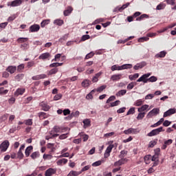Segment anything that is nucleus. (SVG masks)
Returning a JSON list of instances; mask_svg holds the SVG:
<instances>
[{
    "mask_svg": "<svg viewBox=\"0 0 176 176\" xmlns=\"http://www.w3.org/2000/svg\"><path fill=\"white\" fill-rule=\"evenodd\" d=\"M90 83H91V80L85 79L82 82L81 85L82 87H89V86H90Z\"/></svg>",
    "mask_w": 176,
    "mask_h": 176,
    "instance_id": "29",
    "label": "nucleus"
},
{
    "mask_svg": "<svg viewBox=\"0 0 176 176\" xmlns=\"http://www.w3.org/2000/svg\"><path fill=\"white\" fill-rule=\"evenodd\" d=\"M134 113H135V107H131L129 109V110L126 113V116L134 115Z\"/></svg>",
    "mask_w": 176,
    "mask_h": 176,
    "instance_id": "48",
    "label": "nucleus"
},
{
    "mask_svg": "<svg viewBox=\"0 0 176 176\" xmlns=\"http://www.w3.org/2000/svg\"><path fill=\"white\" fill-rule=\"evenodd\" d=\"M87 39H90V35L85 34L81 37V42H85V41H87Z\"/></svg>",
    "mask_w": 176,
    "mask_h": 176,
    "instance_id": "56",
    "label": "nucleus"
},
{
    "mask_svg": "<svg viewBox=\"0 0 176 176\" xmlns=\"http://www.w3.org/2000/svg\"><path fill=\"white\" fill-rule=\"evenodd\" d=\"M41 30V26L38 24L32 25L29 28L30 32H38Z\"/></svg>",
    "mask_w": 176,
    "mask_h": 176,
    "instance_id": "7",
    "label": "nucleus"
},
{
    "mask_svg": "<svg viewBox=\"0 0 176 176\" xmlns=\"http://www.w3.org/2000/svg\"><path fill=\"white\" fill-rule=\"evenodd\" d=\"M80 115V112L79 111H76V112H72L70 116H69L68 118L69 119H72V118H78Z\"/></svg>",
    "mask_w": 176,
    "mask_h": 176,
    "instance_id": "27",
    "label": "nucleus"
},
{
    "mask_svg": "<svg viewBox=\"0 0 176 176\" xmlns=\"http://www.w3.org/2000/svg\"><path fill=\"white\" fill-rule=\"evenodd\" d=\"M127 158H121L118 161L114 163V167H119V166H122V164H125L127 163Z\"/></svg>",
    "mask_w": 176,
    "mask_h": 176,
    "instance_id": "8",
    "label": "nucleus"
},
{
    "mask_svg": "<svg viewBox=\"0 0 176 176\" xmlns=\"http://www.w3.org/2000/svg\"><path fill=\"white\" fill-rule=\"evenodd\" d=\"M47 147L48 149H50V153H53V152L56 151V148H54V144L53 143H48Z\"/></svg>",
    "mask_w": 176,
    "mask_h": 176,
    "instance_id": "30",
    "label": "nucleus"
},
{
    "mask_svg": "<svg viewBox=\"0 0 176 176\" xmlns=\"http://www.w3.org/2000/svg\"><path fill=\"white\" fill-rule=\"evenodd\" d=\"M120 104V100H116L113 102L110 103V107H118Z\"/></svg>",
    "mask_w": 176,
    "mask_h": 176,
    "instance_id": "59",
    "label": "nucleus"
},
{
    "mask_svg": "<svg viewBox=\"0 0 176 176\" xmlns=\"http://www.w3.org/2000/svg\"><path fill=\"white\" fill-rule=\"evenodd\" d=\"M64 116H67L68 115H71V110L69 109H65L63 110Z\"/></svg>",
    "mask_w": 176,
    "mask_h": 176,
    "instance_id": "60",
    "label": "nucleus"
},
{
    "mask_svg": "<svg viewBox=\"0 0 176 176\" xmlns=\"http://www.w3.org/2000/svg\"><path fill=\"white\" fill-rule=\"evenodd\" d=\"M24 78V74H19L15 76L16 80H18V82H20V80H23Z\"/></svg>",
    "mask_w": 176,
    "mask_h": 176,
    "instance_id": "51",
    "label": "nucleus"
},
{
    "mask_svg": "<svg viewBox=\"0 0 176 176\" xmlns=\"http://www.w3.org/2000/svg\"><path fill=\"white\" fill-rule=\"evenodd\" d=\"M74 8L72 6H68L67 9L63 12L64 16H69L72 13Z\"/></svg>",
    "mask_w": 176,
    "mask_h": 176,
    "instance_id": "20",
    "label": "nucleus"
},
{
    "mask_svg": "<svg viewBox=\"0 0 176 176\" xmlns=\"http://www.w3.org/2000/svg\"><path fill=\"white\" fill-rule=\"evenodd\" d=\"M82 123L84 124V129H87V127H90V126H91V122L89 119H85L82 121Z\"/></svg>",
    "mask_w": 176,
    "mask_h": 176,
    "instance_id": "25",
    "label": "nucleus"
},
{
    "mask_svg": "<svg viewBox=\"0 0 176 176\" xmlns=\"http://www.w3.org/2000/svg\"><path fill=\"white\" fill-rule=\"evenodd\" d=\"M25 92V89H16V91L15 92V95L16 96H23V94H24Z\"/></svg>",
    "mask_w": 176,
    "mask_h": 176,
    "instance_id": "37",
    "label": "nucleus"
},
{
    "mask_svg": "<svg viewBox=\"0 0 176 176\" xmlns=\"http://www.w3.org/2000/svg\"><path fill=\"white\" fill-rule=\"evenodd\" d=\"M145 112H140L136 118L138 120H142L145 118Z\"/></svg>",
    "mask_w": 176,
    "mask_h": 176,
    "instance_id": "39",
    "label": "nucleus"
},
{
    "mask_svg": "<svg viewBox=\"0 0 176 176\" xmlns=\"http://www.w3.org/2000/svg\"><path fill=\"white\" fill-rule=\"evenodd\" d=\"M40 156H41V153H39V151L33 152V153L30 155V157H31L33 160H35V159H38V157H39Z\"/></svg>",
    "mask_w": 176,
    "mask_h": 176,
    "instance_id": "22",
    "label": "nucleus"
},
{
    "mask_svg": "<svg viewBox=\"0 0 176 176\" xmlns=\"http://www.w3.org/2000/svg\"><path fill=\"white\" fill-rule=\"evenodd\" d=\"M67 39H68V34H65L63 37L58 39V41L60 42V43H63V42H65Z\"/></svg>",
    "mask_w": 176,
    "mask_h": 176,
    "instance_id": "55",
    "label": "nucleus"
},
{
    "mask_svg": "<svg viewBox=\"0 0 176 176\" xmlns=\"http://www.w3.org/2000/svg\"><path fill=\"white\" fill-rule=\"evenodd\" d=\"M34 150V146H29L25 150V155L26 157H28L31 155V152Z\"/></svg>",
    "mask_w": 176,
    "mask_h": 176,
    "instance_id": "17",
    "label": "nucleus"
},
{
    "mask_svg": "<svg viewBox=\"0 0 176 176\" xmlns=\"http://www.w3.org/2000/svg\"><path fill=\"white\" fill-rule=\"evenodd\" d=\"M162 131H164L162 126L160 128L152 130L150 133H148V137H153L154 135H157V134H160Z\"/></svg>",
    "mask_w": 176,
    "mask_h": 176,
    "instance_id": "3",
    "label": "nucleus"
},
{
    "mask_svg": "<svg viewBox=\"0 0 176 176\" xmlns=\"http://www.w3.org/2000/svg\"><path fill=\"white\" fill-rule=\"evenodd\" d=\"M68 163V160L65 158L60 159L56 162L58 166H61V164H67Z\"/></svg>",
    "mask_w": 176,
    "mask_h": 176,
    "instance_id": "31",
    "label": "nucleus"
},
{
    "mask_svg": "<svg viewBox=\"0 0 176 176\" xmlns=\"http://www.w3.org/2000/svg\"><path fill=\"white\" fill-rule=\"evenodd\" d=\"M149 15L146 14H143L140 16L136 18V21H141L142 20H144V19H148Z\"/></svg>",
    "mask_w": 176,
    "mask_h": 176,
    "instance_id": "36",
    "label": "nucleus"
},
{
    "mask_svg": "<svg viewBox=\"0 0 176 176\" xmlns=\"http://www.w3.org/2000/svg\"><path fill=\"white\" fill-rule=\"evenodd\" d=\"M19 130H21V126L20 125H18L17 126H12L10 131H9V133L10 134H13V133H14L15 131H19Z\"/></svg>",
    "mask_w": 176,
    "mask_h": 176,
    "instance_id": "23",
    "label": "nucleus"
},
{
    "mask_svg": "<svg viewBox=\"0 0 176 176\" xmlns=\"http://www.w3.org/2000/svg\"><path fill=\"white\" fill-rule=\"evenodd\" d=\"M107 89V85H102L99 87H98L96 89H95L96 91H98V93H101L102 91H104Z\"/></svg>",
    "mask_w": 176,
    "mask_h": 176,
    "instance_id": "42",
    "label": "nucleus"
},
{
    "mask_svg": "<svg viewBox=\"0 0 176 176\" xmlns=\"http://www.w3.org/2000/svg\"><path fill=\"white\" fill-rule=\"evenodd\" d=\"M140 76V74L138 73H136L133 75H130L129 76V79H130V80H135V79H137V78H138Z\"/></svg>",
    "mask_w": 176,
    "mask_h": 176,
    "instance_id": "43",
    "label": "nucleus"
},
{
    "mask_svg": "<svg viewBox=\"0 0 176 176\" xmlns=\"http://www.w3.org/2000/svg\"><path fill=\"white\" fill-rule=\"evenodd\" d=\"M175 112H176L175 109H170L164 113V118H167V116H171V115H174Z\"/></svg>",
    "mask_w": 176,
    "mask_h": 176,
    "instance_id": "14",
    "label": "nucleus"
},
{
    "mask_svg": "<svg viewBox=\"0 0 176 176\" xmlns=\"http://www.w3.org/2000/svg\"><path fill=\"white\" fill-rule=\"evenodd\" d=\"M128 153V151L126 150H122L120 151V155H119L120 158L124 159V156H126Z\"/></svg>",
    "mask_w": 176,
    "mask_h": 176,
    "instance_id": "49",
    "label": "nucleus"
},
{
    "mask_svg": "<svg viewBox=\"0 0 176 176\" xmlns=\"http://www.w3.org/2000/svg\"><path fill=\"white\" fill-rule=\"evenodd\" d=\"M56 170L53 168H50L47 170H45V176H52L56 174Z\"/></svg>",
    "mask_w": 176,
    "mask_h": 176,
    "instance_id": "13",
    "label": "nucleus"
},
{
    "mask_svg": "<svg viewBox=\"0 0 176 176\" xmlns=\"http://www.w3.org/2000/svg\"><path fill=\"white\" fill-rule=\"evenodd\" d=\"M24 148H25V144H22L17 153L18 159H23L24 157V154H23V151H24Z\"/></svg>",
    "mask_w": 176,
    "mask_h": 176,
    "instance_id": "10",
    "label": "nucleus"
},
{
    "mask_svg": "<svg viewBox=\"0 0 176 176\" xmlns=\"http://www.w3.org/2000/svg\"><path fill=\"white\" fill-rule=\"evenodd\" d=\"M6 120H8V114H3L0 117V123H3Z\"/></svg>",
    "mask_w": 176,
    "mask_h": 176,
    "instance_id": "50",
    "label": "nucleus"
},
{
    "mask_svg": "<svg viewBox=\"0 0 176 176\" xmlns=\"http://www.w3.org/2000/svg\"><path fill=\"white\" fill-rule=\"evenodd\" d=\"M50 23V20L49 19H45L43 20L41 23V27L42 28H45V27H46V25H47V24H49Z\"/></svg>",
    "mask_w": 176,
    "mask_h": 176,
    "instance_id": "40",
    "label": "nucleus"
},
{
    "mask_svg": "<svg viewBox=\"0 0 176 176\" xmlns=\"http://www.w3.org/2000/svg\"><path fill=\"white\" fill-rule=\"evenodd\" d=\"M156 80H157V78H156L155 76H153L149 78H148V82H156Z\"/></svg>",
    "mask_w": 176,
    "mask_h": 176,
    "instance_id": "64",
    "label": "nucleus"
},
{
    "mask_svg": "<svg viewBox=\"0 0 176 176\" xmlns=\"http://www.w3.org/2000/svg\"><path fill=\"white\" fill-rule=\"evenodd\" d=\"M148 108H149V105L144 104L141 107L138 108V112H144V111H146V109H148Z\"/></svg>",
    "mask_w": 176,
    "mask_h": 176,
    "instance_id": "35",
    "label": "nucleus"
},
{
    "mask_svg": "<svg viewBox=\"0 0 176 176\" xmlns=\"http://www.w3.org/2000/svg\"><path fill=\"white\" fill-rule=\"evenodd\" d=\"M38 118H40V119H47V118H49V115H47L45 112L38 113Z\"/></svg>",
    "mask_w": 176,
    "mask_h": 176,
    "instance_id": "32",
    "label": "nucleus"
},
{
    "mask_svg": "<svg viewBox=\"0 0 176 176\" xmlns=\"http://www.w3.org/2000/svg\"><path fill=\"white\" fill-rule=\"evenodd\" d=\"M113 144H110L106 149L104 154V157H105V159H107V157H109V156H111V152H112V149H113Z\"/></svg>",
    "mask_w": 176,
    "mask_h": 176,
    "instance_id": "6",
    "label": "nucleus"
},
{
    "mask_svg": "<svg viewBox=\"0 0 176 176\" xmlns=\"http://www.w3.org/2000/svg\"><path fill=\"white\" fill-rule=\"evenodd\" d=\"M10 145V143L9 142V140H4L0 144V150H1V153L3 152H6V151H8V148H9Z\"/></svg>",
    "mask_w": 176,
    "mask_h": 176,
    "instance_id": "2",
    "label": "nucleus"
},
{
    "mask_svg": "<svg viewBox=\"0 0 176 176\" xmlns=\"http://www.w3.org/2000/svg\"><path fill=\"white\" fill-rule=\"evenodd\" d=\"M28 41V38H23V37H20L16 40V42L18 43H25V42Z\"/></svg>",
    "mask_w": 176,
    "mask_h": 176,
    "instance_id": "38",
    "label": "nucleus"
},
{
    "mask_svg": "<svg viewBox=\"0 0 176 176\" xmlns=\"http://www.w3.org/2000/svg\"><path fill=\"white\" fill-rule=\"evenodd\" d=\"M131 68H133V65L131 64H125L121 66L114 65L111 67V71H122V69H130Z\"/></svg>",
    "mask_w": 176,
    "mask_h": 176,
    "instance_id": "1",
    "label": "nucleus"
},
{
    "mask_svg": "<svg viewBox=\"0 0 176 176\" xmlns=\"http://www.w3.org/2000/svg\"><path fill=\"white\" fill-rule=\"evenodd\" d=\"M130 6V3H126V4H124L121 7H117L114 9V12H123L124 9H126V8H129Z\"/></svg>",
    "mask_w": 176,
    "mask_h": 176,
    "instance_id": "15",
    "label": "nucleus"
},
{
    "mask_svg": "<svg viewBox=\"0 0 176 176\" xmlns=\"http://www.w3.org/2000/svg\"><path fill=\"white\" fill-rule=\"evenodd\" d=\"M24 64H21L17 67V71L18 72H22L23 69H24Z\"/></svg>",
    "mask_w": 176,
    "mask_h": 176,
    "instance_id": "61",
    "label": "nucleus"
},
{
    "mask_svg": "<svg viewBox=\"0 0 176 176\" xmlns=\"http://www.w3.org/2000/svg\"><path fill=\"white\" fill-rule=\"evenodd\" d=\"M120 79H122V74H114L111 77V80L113 81L120 80Z\"/></svg>",
    "mask_w": 176,
    "mask_h": 176,
    "instance_id": "28",
    "label": "nucleus"
},
{
    "mask_svg": "<svg viewBox=\"0 0 176 176\" xmlns=\"http://www.w3.org/2000/svg\"><path fill=\"white\" fill-rule=\"evenodd\" d=\"M17 70V67L16 66H8L6 69L7 72H10V74H14Z\"/></svg>",
    "mask_w": 176,
    "mask_h": 176,
    "instance_id": "21",
    "label": "nucleus"
},
{
    "mask_svg": "<svg viewBox=\"0 0 176 176\" xmlns=\"http://www.w3.org/2000/svg\"><path fill=\"white\" fill-rule=\"evenodd\" d=\"M149 41V37H142L138 39V42H146Z\"/></svg>",
    "mask_w": 176,
    "mask_h": 176,
    "instance_id": "63",
    "label": "nucleus"
},
{
    "mask_svg": "<svg viewBox=\"0 0 176 176\" xmlns=\"http://www.w3.org/2000/svg\"><path fill=\"white\" fill-rule=\"evenodd\" d=\"M54 24H56V25L61 26L63 24H64V21L61 19H56L54 21Z\"/></svg>",
    "mask_w": 176,
    "mask_h": 176,
    "instance_id": "52",
    "label": "nucleus"
},
{
    "mask_svg": "<svg viewBox=\"0 0 176 176\" xmlns=\"http://www.w3.org/2000/svg\"><path fill=\"white\" fill-rule=\"evenodd\" d=\"M135 85H137V83L132 82L127 85L126 89L128 90H131L132 89H134V86H135Z\"/></svg>",
    "mask_w": 176,
    "mask_h": 176,
    "instance_id": "54",
    "label": "nucleus"
},
{
    "mask_svg": "<svg viewBox=\"0 0 176 176\" xmlns=\"http://www.w3.org/2000/svg\"><path fill=\"white\" fill-rule=\"evenodd\" d=\"M82 174V172H78L75 170H71L67 176H78Z\"/></svg>",
    "mask_w": 176,
    "mask_h": 176,
    "instance_id": "34",
    "label": "nucleus"
},
{
    "mask_svg": "<svg viewBox=\"0 0 176 176\" xmlns=\"http://www.w3.org/2000/svg\"><path fill=\"white\" fill-rule=\"evenodd\" d=\"M47 76L46 74H38L32 78V80H39L41 79H46Z\"/></svg>",
    "mask_w": 176,
    "mask_h": 176,
    "instance_id": "16",
    "label": "nucleus"
},
{
    "mask_svg": "<svg viewBox=\"0 0 176 176\" xmlns=\"http://www.w3.org/2000/svg\"><path fill=\"white\" fill-rule=\"evenodd\" d=\"M151 76V73H147L144 75H142L141 77H140L137 82H143L144 83H148V78H149Z\"/></svg>",
    "mask_w": 176,
    "mask_h": 176,
    "instance_id": "5",
    "label": "nucleus"
},
{
    "mask_svg": "<svg viewBox=\"0 0 176 176\" xmlns=\"http://www.w3.org/2000/svg\"><path fill=\"white\" fill-rule=\"evenodd\" d=\"M40 107H41L42 110L45 111V112H47V111H49V109H50V106L49 104H47V102H41L40 103Z\"/></svg>",
    "mask_w": 176,
    "mask_h": 176,
    "instance_id": "11",
    "label": "nucleus"
},
{
    "mask_svg": "<svg viewBox=\"0 0 176 176\" xmlns=\"http://www.w3.org/2000/svg\"><path fill=\"white\" fill-rule=\"evenodd\" d=\"M21 3H23V1L14 0L11 2L10 6H12V8H14L16 6H20V5H21Z\"/></svg>",
    "mask_w": 176,
    "mask_h": 176,
    "instance_id": "19",
    "label": "nucleus"
},
{
    "mask_svg": "<svg viewBox=\"0 0 176 176\" xmlns=\"http://www.w3.org/2000/svg\"><path fill=\"white\" fill-rule=\"evenodd\" d=\"M143 102H144V100L142 99H139L134 102V105L135 107H141Z\"/></svg>",
    "mask_w": 176,
    "mask_h": 176,
    "instance_id": "44",
    "label": "nucleus"
},
{
    "mask_svg": "<svg viewBox=\"0 0 176 176\" xmlns=\"http://www.w3.org/2000/svg\"><path fill=\"white\" fill-rule=\"evenodd\" d=\"M49 134L50 135H48L45 137V140H47V141H49V140H52L54 138H53V131H50Z\"/></svg>",
    "mask_w": 176,
    "mask_h": 176,
    "instance_id": "57",
    "label": "nucleus"
},
{
    "mask_svg": "<svg viewBox=\"0 0 176 176\" xmlns=\"http://www.w3.org/2000/svg\"><path fill=\"white\" fill-rule=\"evenodd\" d=\"M57 72H58V69L53 68L50 70L48 75H55V74H57Z\"/></svg>",
    "mask_w": 176,
    "mask_h": 176,
    "instance_id": "53",
    "label": "nucleus"
},
{
    "mask_svg": "<svg viewBox=\"0 0 176 176\" xmlns=\"http://www.w3.org/2000/svg\"><path fill=\"white\" fill-rule=\"evenodd\" d=\"M102 162L101 161H96L92 164V167H98V166H101Z\"/></svg>",
    "mask_w": 176,
    "mask_h": 176,
    "instance_id": "58",
    "label": "nucleus"
},
{
    "mask_svg": "<svg viewBox=\"0 0 176 176\" xmlns=\"http://www.w3.org/2000/svg\"><path fill=\"white\" fill-rule=\"evenodd\" d=\"M126 93H127V91H126V89H122L116 94V96L117 97H120V96H124Z\"/></svg>",
    "mask_w": 176,
    "mask_h": 176,
    "instance_id": "47",
    "label": "nucleus"
},
{
    "mask_svg": "<svg viewBox=\"0 0 176 176\" xmlns=\"http://www.w3.org/2000/svg\"><path fill=\"white\" fill-rule=\"evenodd\" d=\"M62 130H64L63 127H60L58 126H54L52 131H53V133H61Z\"/></svg>",
    "mask_w": 176,
    "mask_h": 176,
    "instance_id": "33",
    "label": "nucleus"
},
{
    "mask_svg": "<svg viewBox=\"0 0 176 176\" xmlns=\"http://www.w3.org/2000/svg\"><path fill=\"white\" fill-rule=\"evenodd\" d=\"M94 93H96V89H93L89 94L87 95V100H91V98H93V94H94Z\"/></svg>",
    "mask_w": 176,
    "mask_h": 176,
    "instance_id": "45",
    "label": "nucleus"
},
{
    "mask_svg": "<svg viewBox=\"0 0 176 176\" xmlns=\"http://www.w3.org/2000/svg\"><path fill=\"white\" fill-rule=\"evenodd\" d=\"M94 56V52H91L85 56V60H89V58H91Z\"/></svg>",
    "mask_w": 176,
    "mask_h": 176,
    "instance_id": "62",
    "label": "nucleus"
},
{
    "mask_svg": "<svg viewBox=\"0 0 176 176\" xmlns=\"http://www.w3.org/2000/svg\"><path fill=\"white\" fill-rule=\"evenodd\" d=\"M144 163L146 164H151V160H152V155H146L144 157Z\"/></svg>",
    "mask_w": 176,
    "mask_h": 176,
    "instance_id": "26",
    "label": "nucleus"
},
{
    "mask_svg": "<svg viewBox=\"0 0 176 176\" xmlns=\"http://www.w3.org/2000/svg\"><path fill=\"white\" fill-rule=\"evenodd\" d=\"M145 65H146V63H145V62H142L140 63H137L133 67V69H135V70L142 69V68H144V67H145Z\"/></svg>",
    "mask_w": 176,
    "mask_h": 176,
    "instance_id": "18",
    "label": "nucleus"
},
{
    "mask_svg": "<svg viewBox=\"0 0 176 176\" xmlns=\"http://www.w3.org/2000/svg\"><path fill=\"white\" fill-rule=\"evenodd\" d=\"M166 8V4L164 3H161L158 6H157L156 10H162Z\"/></svg>",
    "mask_w": 176,
    "mask_h": 176,
    "instance_id": "46",
    "label": "nucleus"
},
{
    "mask_svg": "<svg viewBox=\"0 0 176 176\" xmlns=\"http://www.w3.org/2000/svg\"><path fill=\"white\" fill-rule=\"evenodd\" d=\"M63 63H54L50 65V68H57V67H61Z\"/></svg>",
    "mask_w": 176,
    "mask_h": 176,
    "instance_id": "41",
    "label": "nucleus"
},
{
    "mask_svg": "<svg viewBox=\"0 0 176 176\" xmlns=\"http://www.w3.org/2000/svg\"><path fill=\"white\" fill-rule=\"evenodd\" d=\"M159 112H160V109L157 108H154L153 110L148 112L146 116L147 119H151L154 115H159Z\"/></svg>",
    "mask_w": 176,
    "mask_h": 176,
    "instance_id": "4",
    "label": "nucleus"
},
{
    "mask_svg": "<svg viewBox=\"0 0 176 176\" xmlns=\"http://www.w3.org/2000/svg\"><path fill=\"white\" fill-rule=\"evenodd\" d=\"M139 131L138 129L134 128H129V129H126L124 131V133L129 135V134H138Z\"/></svg>",
    "mask_w": 176,
    "mask_h": 176,
    "instance_id": "9",
    "label": "nucleus"
},
{
    "mask_svg": "<svg viewBox=\"0 0 176 176\" xmlns=\"http://www.w3.org/2000/svg\"><path fill=\"white\" fill-rule=\"evenodd\" d=\"M50 56H51L50 53L45 52V53H43L41 55H40L38 56V59L39 60H50Z\"/></svg>",
    "mask_w": 176,
    "mask_h": 176,
    "instance_id": "12",
    "label": "nucleus"
},
{
    "mask_svg": "<svg viewBox=\"0 0 176 176\" xmlns=\"http://www.w3.org/2000/svg\"><path fill=\"white\" fill-rule=\"evenodd\" d=\"M166 54L167 52L165 51H162L155 55V58H164V57H166Z\"/></svg>",
    "mask_w": 176,
    "mask_h": 176,
    "instance_id": "24",
    "label": "nucleus"
}]
</instances>
